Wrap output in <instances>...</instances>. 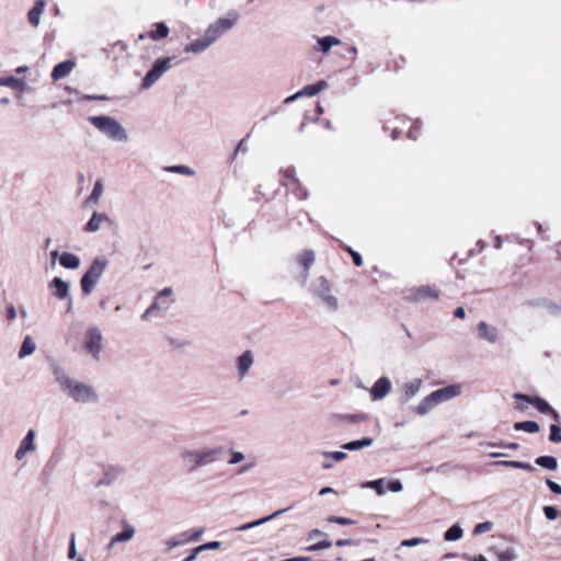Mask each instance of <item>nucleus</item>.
<instances>
[{"instance_id":"nucleus-1","label":"nucleus","mask_w":561,"mask_h":561,"mask_svg":"<svg viewBox=\"0 0 561 561\" xmlns=\"http://www.w3.org/2000/svg\"><path fill=\"white\" fill-rule=\"evenodd\" d=\"M224 453L225 448L222 446L185 447L180 453V459L187 472H195L218 462Z\"/></svg>"},{"instance_id":"nucleus-2","label":"nucleus","mask_w":561,"mask_h":561,"mask_svg":"<svg viewBox=\"0 0 561 561\" xmlns=\"http://www.w3.org/2000/svg\"><path fill=\"white\" fill-rule=\"evenodd\" d=\"M57 383L67 397L78 403L94 404L100 400V396L93 386L76 380L68 375H59Z\"/></svg>"},{"instance_id":"nucleus-3","label":"nucleus","mask_w":561,"mask_h":561,"mask_svg":"<svg viewBox=\"0 0 561 561\" xmlns=\"http://www.w3.org/2000/svg\"><path fill=\"white\" fill-rule=\"evenodd\" d=\"M88 122L112 141L127 142L129 140L126 128L110 115L89 116Z\"/></svg>"},{"instance_id":"nucleus-4","label":"nucleus","mask_w":561,"mask_h":561,"mask_svg":"<svg viewBox=\"0 0 561 561\" xmlns=\"http://www.w3.org/2000/svg\"><path fill=\"white\" fill-rule=\"evenodd\" d=\"M460 393H461L460 385H451V386H447V387L437 389V390L433 391L432 393H430L428 396H426L422 400V402L419 405L413 407L412 410L417 415H426L432 409H434L438 404H440L447 400H450L453 398H456Z\"/></svg>"},{"instance_id":"nucleus-5","label":"nucleus","mask_w":561,"mask_h":561,"mask_svg":"<svg viewBox=\"0 0 561 561\" xmlns=\"http://www.w3.org/2000/svg\"><path fill=\"white\" fill-rule=\"evenodd\" d=\"M313 294L319 299L320 305L329 312H335L339 309V300L332 294L328 280L319 277L312 285Z\"/></svg>"},{"instance_id":"nucleus-6","label":"nucleus","mask_w":561,"mask_h":561,"mask_svg":"<svg viewBox=\"0 0 561 561\" xmlns=\"http://www.w3.org/2000/svg\"><path fill=\"white\" fill-rule=\"evenodd\" d=\"M82 348L94 360H99L103 350V334L96 325H90L82 342Z\"/></svg>"},{"instance_id":"nucleus-7","label":"nucleus","mask_w":561,"mask_h":561,"mask_svg":"<svg viewBox=\"0 0 561 561\" xmlns=\"http://www.w3.org/2000/svg\"><path fill=\"white\" fill-rule=\"evenodd\" d=\"M107 266V260L104 257H96L93 260L88 272L81 278V288L85 295H89L94 286L98 284L102 274Z\"/></svg>"},{"instance_id":"nucleus-8","label":"nucleus","mask_w":561,"mask_h":561,"mask_svg":"<svg viewBox=\"0 0 561 561\" xmlns=\"http://www.w3.org/2000/svg\"><path fill=\"white\" fill-rule=\"evenodd\" d=\"M172 66V58L164 57L161 59H158L152 69L147 72L142 82H141V89L148 90L151 88L167 71L171 69Z\"/></svg>"},{"instance_id":"nucleus-9","label":"nucleus","mask_w":561,"mask_h":561,"mask_svg":"<svg viewBox=\"0 0 561 561\" xmlns=\"http://www.w3.org/2000/svg\"><path fill=\"white\" fill-rule=\"evenodd\" d=\"M172 289L167 287L163 288L154 298L153 304L145 311L142 314L144 320H149L150 317L154 316L157 312L165 311L170 308Z\"/></svg>"},{"instance_id":"nucleus-10","label":"nucleus","mask_w":561,"mask_h":561,"mask_svg":"<svg viewBox=\"0 0 561 561\" xmlns=\"http://www.w3.org/2000/svg\"><path fill=\"white\" fill-rule=\"evenodd\" d=\"M439 297L438 290L433 286H420L409 290L405 300L409 302L423 304Z\"/></svg>"},{"instance_id":"nucleus-11","label":"nucleus","mask_w":561,"mask_h":561,"mask_svg":"<svg viewBox=\"0 0 561 561\" xmlns=\"http://www.w3.org/2000/svg\"><path fill=\"white\" fill-rule=\"evenodd\" d=\"M234 24L233 20L228 18H220L215 23L210 24L205 31L204 35L214 44Z\"/></svg>"},{"instance_id":"nucleus-12","label":"nucleus","mask_w":561,"mask_h":561,"mask_svg":"<svg viewBox=\"0 0 561 561\" xmlns=\"http://www.w3.org/2000/svg\"><path fill=\"white\" fill-rule=\"evenodd\" d=\"M35 440L36 432L34 430H28L15 451L14 458L16 461H22L27 454L36 451L37 445Z\"/></svg>"},{"instance_id":"nucleus-13","label":"nucleus","mask_w":561,"mask_h":561,"mask_svg":"<svg viewBox=\"0 0 561 561\" xmlns=\"http://www.w3.org/2000/svg\"><path fill=\"white\" fill-rule=\"evenodd\" d=\"M392 390V382L388 377L378 378L369 389L373 401H381Z\"/></svg>"},{"instance_id":"nucleus-14","label":"nucleus","mask_w":561,"mask_h":561,"mask_svg":"<svg viewBox=\"0 0 561 561\" xmlns=\"http://www.w3.org/2000/svg\"><path fill=\"white\" fill-rule=\"evenodd\" d=\"M49 288L53 290V295L58 299H68V311L72 309V298L69 294V283L62 280L60 277H55L50 284Z\"/></svg>"},{"instance_id":"nucleus-15","label":"nucleus","mask_w":561,"mask_h":561,"mask_svg":"<svg viewBox=\"0 0 561 561\" xmlns=\"http://www.w3.org/2000/svg\"><path fill=\"white\" fill-rule=\"evenodd\" d=\"M254 364V355L251 351L243 352L236 362L239 380H242Z\"/></svg>"},{"instance_id":"nucleus-16","label":"nucleus","mask_w":561,"mask_h":561,"mask_svg":"<svg viewBox=\"0 0 561 561\" xmlns=\"http://www.w3.org/2000/svg\"><path fill=\"white\" fill-rule=\"evenodd\" d=\"M122 525H123V530L112 537V539L110 540V542L107 545L108 549H112L118 542H127L134 538V536L136 534L135 527L125 520L122 523Z\"/></svg>"},{"instance_id":"nucleus-17","label":"nucleus","mask_w":561,"mask_h":561,"mask_svg":"<svg viewBox=\"0 0 561 561\" xmlns=\"http://www.w3.org/2000/svg\"><path fill=\"white\" fill-rule=\"evenodd\" d=\"M422 383H423V381L420 378H415V379L404 382L401 386V392H402L401 401L408 402L413 397H415L419 393V391L421 390Z\"/></svg>"},{"instance_id":"nucleus-18","label":"nucleus","mask_w":561,"mask_h":561,"mask_svg":"<svg viewBox=\"0 0 561 561\" xmlns=\"http://www.w3.org/2000/svg\"><path fill=\"white\" fill-rule=\"evenodd\" d=\"M76 67V61L67 59L62 62L57 64L51 71V80L54 82L69 76Z\"/></svg>"},{"instance_id":"nucleus-19","label":"nucleus","mask_w":561,"mask_h":561,"mask_svg":"<svg viewBox=\"0 0 561 561\" xmlns=\"http://www.w3.org/2000/svg\"><path fill=\"white\" fill-rule=\"evenodd\" d=\"M110 218L105 213L94 211L91 218L85 224L83 230L88 233H94L99 231L104 222H110Z\"/></svg>"},{"instance_id":"nucleus-20","label":"nucleus","mask_w":561,"mask_h":561,"mask_svg":"<svg viewBox=\"0 0 561 561\" xmlns=\"http://www.w3.org/2000/svg\"><path fill=\"white\" fill-rule=\"evenodd\" d=\"M478 333L479 336L491 344L496 343L497 341V329L493 325L488 324L484 321L479 322L478 324Z\"/></svg>"},{"instance_id":"nucleus-21","label":"nucleus","mask_w":561,"mask_h":561,"mask_svg":"<svg viewBox=\"0 0 561 561\" xmlns=\"http://www.w3.org/2000/svg\"><path fill=\"white\" fill-rule=\"evenodd\" d=\"M211 45L213 43L205 35H203L202 37L186 45L184 47V53H191L196 55L202 54L205 50H207Z\"/></svg>"},{"instance_id":"nucleus-22","label":"nucleus","mask_w":561,"mask_h":561,"mask_svg":"<svg viewBox=\"0 0 561 561\" xmlns=\"http://www.w3.org/2000/svg\"><path fill=\"white\" fill-rule=\"evenodd\" d=\"M286 511H288V508L278 510V511L274 512L273 514H271L268 516H265V517L260 518L257 520H254V522L247 523V524H243L241 526H238L236 528V531H245V530L252 529L254 527L261 526L263 524H266L267 522L274 519L275 517L279 516L280 514H283Z\"/></svg>"},{"instance_id":"nucleus-23","label":"nucleus","mask_w":561,"mask_h":561,"mask_svg":"<svg viewBox=\"0 0 561 561\" xmlns=\"http://www.w3.org/2000/svg\"><path fill=\"white\" fill-rule=\"evenodd\" d=\"M341 44V39L335 36H323L317 39L316 50L322 54H328L333 46Z\"/></svg>"},{"instance_id":"nucleus-24","label":"nucleus","mask_w":561,"mask_h":561,"mask_svg":"<svg viewBox=\"0 0 561 561\" xmlns=\"http://www.w3.org/2000/svg\"><path fill=\"white\" fill-rule=\"evenodd\" d=\"M46 5V0H37L35 5L28 11V21L30 23L37 27L41 23V16L44 12Z\"/></svg>"},{"instance_id":"nucleus-25","label":"nucleus","mask_w":561,"mask_h":561,"mask_svg":"<svg viewBox=\"0 0 561 561\" xmlns=\"http://www.w3.org/2000/svg\"><path fill=\"white\" fill-rule=\"evenodd\" d=\"M531 404L535 405L539 412L543 414H552L554 421H559L560 416L558 412L551 408V405L543 399L539 397H534V400H531Z\"/></svg>"},{"instance_id":"nucleus-26","label":"nucleus","mask_w":561,"mask_h":561,"mask_svg":"<svg viewBox=\"0 0 561 561\" xmlns=\"http://www.w3.org/2000/svg\"><path fill=\"white\" fill-rule=\"evenodd\" d=\"M36 351V342L31 335H26L22 342L21 348L19 351V358L23 359L27 356H31Z\"/></svg>"},{"instance_id":"nucleus-27","label":"nucleus","mask_w":561,"mask_h":561,"mask_svg":"<svg viewBox=\"0 0 561 561\" xmlns=\"http://www.w3.org/2000/svg\"><path fill=\"white\" fill-rule=\"evenodd\" d=\"M59 263L65 268L76 270L80 266V259L73 253L64 252L59 257Z\"/></svg>"},{"instance_id":"nucleus-28","label":"nucleus","mask_w":561,"mask_h":561,"mask_svg":"<svg viewBox=\"0 0 561 561\" xmlns=\"http://www.w3.org/2000/svg\"><path fill=\"white\" fill-rule=\"evenodd\" d=\"M328 88V83L324 80L318 81L316 84H309L304 87L299 92L302 96H314L321 91L325 90Z\"/></svg>"},{"instance_id":"nucleus-29","label":"nucleus","mask_w":561,"mask_h":561,"mask_svg":"<svg viewBox=\"0 0 561 561\" xmlns=\"http://www.w3.org/2000/svg\"><path fill=\"white\" fill-rule=\"evenodd\" d=\"M282 185L286 188H291L294 185H298L299 180L296 176L295 169L287 168L283 170L282 172Z\"/></svg>"},{"instance_id":"nucleus-30","label":"nucleus","mask_w":561,"mask_h":561,"mask_svg":"<svg viewBox=\"0 0 561 561\" xmlns=\"http://www.w3.org/2000/svg\"><path fill=\"white\" fill-rule=\"evenodd\" d=\"M24 85H25V83L22 79L13 77V76L0 78V87H9L13 90H23Z\"/></svg>"},{"instance_id":"nucleus-31","label":"nucleus","mask_w":561,"mask_h":561,"mask_svg":"<svg viewBox=\"0 0 561 561\" xmlns=\"http://www.w3.org/2000/svg\"><path fill=\"white\" fill-rule=\"evenodd\" d=\"M373 445V439L370 437H364L358 440L348 442L343 445V448L350 451L358 450L365 447H369Z\"/></svg>"},{"instance_id":"nucleus-32","label":"nucleus","mask_w":561,"mask_h":561,"mask_svg":"<svg viewBox=\"0 0 561 561\" xmlns=\"http://www.w3.org/2000/svg\"><path fill=\"white\" fill-rule=\"evenodd\" d=\"M154 26L156 31L148 33L149 38L152 41H159L161 38H165L169 35V28L163 22L156 23Z\"/></svg>"},{"instance_id":"nucleus-33","label":"nucleus","mask_w":561,"mask_h":561,"mask_svg":"<svg viewBox=\"0 0 561 561\" xmlns=\"http://www.w3.org/2000/svg\"><path fill=\"white\" fill-rule=\"evenodd\" d=\"M516 431H524L530 434L539 432V425L535 421H523L514 424Z\"/></svg>"},{"instance_id":"nucleus-34","label":"nucleus","mask_w":561,"mask_h":561,"mask_svg":"<svg viewBox=\"0 0 561 561\" xmlns=\"http://www.w3.org/2000/svg\"><path fill=\"white\" fill-rule=\"evenodd\" d=\"M535 462L548 470H556L558 468V461L552 456H540L535 460Z\"/></svg>"},{"instance_id":"nucleus-35","label":"nucleus","mask_w":561,"mask_h":561,"mask_svg":"<svg viewBox=\"0 0 561 561\" xmlns=\"http://www.w3.org/2000/svg\"><path fill=\"white\" fill-rule=\"evenodd\" d=\"M463 536V530L459 525H453L444 534V539L446 541H456L461 539Z\"/></svg>"},{"instance_id":"nucleus-36","label":"nucleus","mask_w":561,"mask_h":561,"mask_svg":"<svg viewBox=\"0 0 561 561\" xmlns=\"http://www.w3.org/2000/svg\"><path fill=\"white\" fill-rule=\"evenodd\" d=\"M496 465L508 467V468H514V469H522V470H526V471H533L535 469L530 463L516 461V460H503V461L496 462Z\"/></svg>"},{"instance_id":"nucleus-37","label":"nucleus","mask_w":561,"mask_h":561,"mask_svg":"<svg viewBox=\"0 0 561 561\" xmlns=\"http://www.w3.org/2000/svg\"><path fill=\"white\" fill-rule=\"evenodd\" d=\"M165 170L171 173H178L186 176H193L195 174V171L192 168L184 164L171 165L165 168Z\"/></svg>"},{"instance_id":"nucleus-38","label":"nucleus","mask_w":561,"mask_h":561,"mask_svg":"<svg viewBox=\"0 0 561 561\" xmlns=\"http://www.w3.org/2000/svg\"><path fill=\"white\" fill-rule=\"evenodd\" d=\"M362 488L364 489H373L376 491V493L378 495H383L386 492H385V489H383V479H377V480H373V481H367L365 483H363Z\"/></svg>"},{"instance_id":"nucleus-39","label":"nucleus","mask_w":561,"mask_h":561,"mask_svg":"<svg viewBox=\"0 0 561 561\" xmlns=\"http://www.w3.org/2000/svg\"><path fill=\"white\" fill-rule=\"evenodd\" d=\"M298 261L306 270H308L314 262V252L310 250L304 251L298 256Z\"/></svg>"},{"instance_id":"nucleus-40","label":"nucleus","mask_w":561,"mask_h":561,"mask_svg":"<svg viewBox=\"0 0 561 561\" xmlns=\"http://www.w3.org/2000/svg\"><path fill=\"white\" fill-rule=\"evenodd\" d=\"M102 193H103V185H102L101 181H98L94 184V187H93L90 196L87 199V204H98Z\"/></svg>"},{"instance_id":"nucleus-41","label":"nucleus","mask_w":561,"mask_h":561,"mask_svg":"<svg viewBox=\"0 0 561 561\" xmlns=\"http://www.w3.org/2000/svg\"><path fill=\"white\" fill-rule=\"evenodd\" d=\"M187 543V537H184L183 533L175 538H170L165 541L167 549L170 551L179 546Z\"/></svg>"},{"instance_id":"nucleus-42","label":"nucleus","mask_w":561,"mask_h":561,"mask_svg":"<svg viewBox=\"0 0 561 561\" xmlns=\"http://www.w3.org/2000/svg\"><path fill=\"white\" fill-rule=\"evenodd\" d=\"M230 458L227 463L230 466H234L241 463L245 460V455L242 451L230 449Z\"/></svg>"},{"instance_id":"nucleus-43","label":"nucleus","mask_w":561,"mask_h":561,"mask_svg":"<svg viewBox=\"0 0 561 561\" xmlns=\"http://www.w3.org/2000/svg\"><path fill=\"white\" fill-rule=\"evenodd\" d=\"M297 198L305 201L308 198L307 190L298 182V185H294L291 188H288Z\"/></svg>"},{"instance_id":"nucleus-44","label":"nucleus","mask_w":561,"mask_h":561,"mask_svg":"<svg viewBox=\"0 0 561 561\" xmlns=\"http://www.w3.org/2000/svg\"><path fill=\"white\" fill-rule=\"evenodd\" d=\"M500 561H513L516 559V552L513 548H506L497 553Z\"/></svg>"},{"instance_id":"nucleus-45","label":"nucleus","mask_w":561,"mask_h":561,"mask_svg":"<svg viewBox=\"0 0 561 561\" xmlns=\"http://www.w3.org/2000/svg\"><path fill=\"white\" fill-rule=\"evenodd\" d=\"M332 546V542L328 539H322L309 547L306 548V550L308 551H318V550H322V549H328Z\"/></svg>"},{"instance_id":"nucleus-46","label":"nucleus","mask_w":561,"mask_h":561,"mask_svg":"<svg viewBox=\"0 0 561 561\" xmlns=\"http://www.w3.org/2000/svg\"><path fill=\"white\" fill-rule=\"evenodd\" d=\"M492 527H493V523H491V522L480 523V524L476 525V527L473 529V534L481 535V534L488 533L492 529Z\"/></svg>"},{"instance_id":"nucleus-47","label":"nucleus","mask_w":561,"mask_h":561,"mask_svg":"<svg viewBox=\"0 0 561 561\" xmlns=\"http://www.w3.org/2000/svg\"><path fill=\"white\" fill-rule=\"evenodd\" d=\"M322 456L325 458H331L334 461H342L346 458V453L344 451H323Z\"/></svg>"},{"instance_id":"nucleus-48","label":"nucleus","mask_w":561,"mask_h":561,"mask_svg":"<svg viewBox=\"0 0 561 561\" xmlns=\"http://www.w3.org/2000/svg\"><path fill=\"white\" fill-rule=\"evenodd\" d=\"M550 437L549 439L553 443H561V428L557 424H552L550 426Z\"/></svg>"},{"instance_id":"nucleus-49","label":"nucleus","mask_w":561,"mask_h":561,"mask_svg":"<svg viewBox=\"0 0 561 561\" xmlns=\"http://www.w3.org/2000/svg\"><path fill=\"white\" fill-rule=\"evenodd\" d=\"M204 534V529H195L183 533L184 537H187V543L197 540Z\"/></svg>"},{"instance_id":"nucleus-50","label":"nucleus","mask_w":561,"mask_h":561,"mask_svg":"<svg viewBox=\"0 0 561 561\" xmlns=\"http://www.w3.org/2000/svg\"><path fill=\"white\" fill-rule=\"evenodd\" d=\"M543 513L547 519L554 520L559 516V511L554 506H545Z\"/></svg>"},{"instance_id":"nucleus-51","label":"nucleus","mask_w":561,"mask_h":561,"mask_svg":"<svg viewBox=\"0 0 561 561\" xmlns=\"http://www.w3.org/2000/svg\"><path fill=\"white\" fill-rule=\"evenodd\" d=\"M219 547H220L219 541H210V542H207V543L196 547L195 552H202L205 550H215V549H218Z\"/></svg>"},{"instance_id":"nucleus-52","label":"nucleus","mask_w":561,"mask_h":561,"mask_svg":"<svg viewBox=\"0 0 561 561\" xmlns=\"http://www.w3.org/2000/svg\"><path fill=\"white\" fill-rule=\"evenodd\" d=\"M329 520L331 523H335V524H339V525H353L355 524V522L351 518H346V517H340V516H331L329 518Z\"/></svg>"},{"instance_id":"nucleus-53","label":"nucleus","mask_w":561,"mask_h":561,"mask_svg":"<svg viewBox=\"0 0 561 561\" xmlns=\"http://www.w3.org/2000/svg\"><path fill=\"white\" fill-rule=\"evenodd\" d=\"M388 489H389L391 492H393V493H399V492H401V491H402L403 485H402V483H401V481H400V480L394 479V480L389 481V483H388Z\"/></svg>"},{"instance_id":"nucleus-54","label":"nucleus","mask_w":561,"mask_h":561,"mask_svg":"<svg viewBox=\"0 0 561 561\" xmlns=\"http://www.w3.org/2000/svg\"><path fill=\"white\" fill-rule=\"evenodd\" d=\"M76 557H77L76 537H75V535H72L70 542H69L68 558L70 560H73V559H76Z\"/></svg>"},{"instance_id":"nucleus-55","label":"nucleus","mask_w":561,"mask_h":561,"mask_svg":"<svg viewBox=\"0 0 561 561\" xmlns=\"http://www.w3.org/2000/svg\"><path fill=\"white\" fill-rule=\"evenodd\" d=\"M425 542V540L423 538H411V539H405L401 542V546L403 547H415L420 543H423Z\"/></svg>"},{"instance_id":"nucleus-56","label":"nucleus","mask_w":561,"mask_h":561,"mask_svg":"<svg viewBox=\"0 0 561 561\" xmlns=\"http://www.w3.org/2000/svg\"><path fill=\"white\" fill-rule=\"evenodd\" d=\"M16 316H18V313H16L15 306L13 304H8V306H7V319L9 321H13V320L16 319Z\"/></svg>"},{"instance_id":"nucleus-57","label":"nucleus","mask_w":561,"mask_h":561,"mask_svg":"<svg viewBox=\"0 0 561 561\" xmlns=\"http://www.w3.org/2000/svg\"><path fill=\"white\" fill-rule=\"evenodd\" d=\"M319 537H327V534L320 529H312L308 533L307 540L312 541Z\"/></svg>"},{"instance_id":"nucleus-58","label":"nucleus","mask_w":561,"mask_h":561,"mask_svg":"<svg viewBox=\"0 0 561 561\" xmlns=\"http://www.w3.org/2000/svg\"><path fill=\"white\" fill-rule=\"evenodd\" d=\"M546 483L551 492H553L556 494H561V485L560 484H558L557 482L549 480V479L546 481Z\"/></svg>"},{"instance_id":"nucleus-59","label":"nucleus","mask_w":561,"mask_h":561,"mask_svg":"<svg viewBox=\"0 0 561 561\" xmlns=\"http://www.w3.org/2000/svg\"><path fill=\"white\" fill-rule=\"evenodd\" d=\"M348 251H350V253H351V255L353 257L354 264L356 266H360L363 264L362 256L357 252L353 251L352 249H348Z\"/></svg>"},{"instance_id":"nucleus-60","label":"nucleus","mask_w":561,"mask_h":561,"mask_svg":"<svg viewBox=\"0 0 561 561\" xmlns=\"http://www.w3.org/2000/svg\"><path fill=\"white\" fill-rule=\"evenodd\" d=\"M253 467H254V462H251V463L244 465V466L240 467V468L237 470V473H238V474H244L245 472H248L249 470H251Z\"/></svg>"},{"instance_id":"nucleus-61","label":"nucleus","mask_w":561,"mask_h":561,"mask_svg":"<svg viewBox=\"0 0 561 561\" xmlns=\"http://www.w3.org/2000/svg\"><path fill=\"white\" fill-rule=\"evenodd\" d=\"M514 398L517 400L526 401L528 403H531V400H534V397H529V396L523 394V393H515Z\"/></svg>"},{"instance_id":"nucleus-62","label":"nucleus","mask_w":561,"mask_h":561,"mask_svg":"<svg viewBox=\"0 0 561 561\" xmlns=\"http://www.w3.org/2000/svg\"><path fill=\"white\" fill-rule=\"evenodd\" d=\"M454 316L456 318H459V319H463L466 317V310L463 307H458L455 312H454Z\"/></svg>"},{"instance_id":"nucleus-63","label":"nucleus","mask_w":561,"mask_h":561,"mask_svg":"<svg viewBox=\"0 0 561 561\" xmlns=\"http://www.w3.org/2000/svg\"><path fill=\"white\" fill-rule=\"evenodd\" d=\"M335 545L337 547L352 546L353 545V540H351V539H339V540H336Z\"/></svg>"},{"instance_id":"nucleus-64","label":"nucleus","mask_w":561,"mask_h":561,"mask_svg":"<svg viewBox=\"0 0 561 561\" xmlns=\"http://www.w3.org/2000/svg\"><path fill=\"white\" fill-rule=\"evenodd\" d=\"M466 558L468 561H488V559L482 554H479L476 557H466Z\"/></svg>"}]
</instances>
